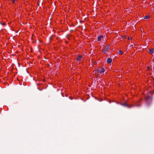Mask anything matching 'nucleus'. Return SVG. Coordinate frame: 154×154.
I'll return each instance as SVG.
<instances>
[{"instance_id": "obj_6", "label": "nucleus", "mask_w": 154, "mask_h": 154, "mask_svg": "<svg viewBox=\"0 0 154 154\" xmlns=\"http://www.w3.org/2000/svg\"><path fill=\"white\" fill-rule=\"evenodd\" d=\"M103 38V36L102 35H100L98 37V41H100L102 38Z\"/></svg>"}, {"instance_id": "obj_5", "label": "nucleus", "mask_w": 154, "mask_h": 154, "mask_svg": "<svg viewBox=\"0 0 154 154\" xmlns=\"http://www.w3.org/2000/svg\"><path fill=\"white\" fill-rule=\"evenodd\" d=\"M149 53L151 54H152L153 52H154V49H150V50H149Z\"/></svg>"}, {"instance_id": "obj_9", "label": "nucleus", "mask_w": 154, "mask_h": 154, "mask_svg": "<svg viewBox=\"0 0 154 154\" xmlns=\"http://www.w3.org/2000/svg\"><path fill=\"white\" fill-rule=\"evenodd\" d=\"M131 37H128V39L129 40H131Z\"/></svg>"}, {"instance_id": "obj_8", "label": "nucleus", "mask_w": 154, "mask_h": 154, "mask_svg": "<svg viewBox=\"0 0 154 154\" xmlns=\"http://www.w3.org/2000/svg\"><path fill=\"white\" fill-rule=\"evenodd\" d=\"M119 54L121 55V54H123V53H122V51L119 50Z\"/></svg>"}, {"instance_id": "obj_11", "label": "nucleus", "mask_w": 154, "mask_h": 154, "mask_svg": "<svg viewBox=\"0 0 154 154\" xmlns=\"http://www.w3.org/2000/svg\"><path fill=\"white\" fill-rule=\"evenodd\" d=\"M149 67H147V69L148 70H149Z\"/></svg>"}, {"instance_id": "obj_10", "label": "nucleus", "mask_w": 154, "mask_h": 154, "mask_svg": "<svg viewBox=\"0 0 154 154\" xmlns=\"http://www.w3.org/2000/svg\"><path fill=\"white\" fill-rule=\"evenodd\" d=\"M122 105H123L124 106H125L126 105L125 103L122 104Z\"/></svg>"}, {"instance_id": "obj_4", "label": "nucleus", "mask_w": 154, "mask_h": 154, "mask_svg": "<svg viewBox=\"0 0 154 154\" xmlns=\"http://www.w3.org/2000/svg\"><path fill=\"white\" fill-rule=\"evenodd\" d=\"M112 59L111 58H109L107 60V63H110L112 62Z\"/></svg>"}, {"instance_id": "obj_1", "label": "nucleus", "mask_w": 154, "mask_h": 154, "mask_svg": "<svg viewBox=\"0 0 154 154\" xmlns=\"http://www.w3.org/2000/svg\"><path fill=\"white\" fill-rule=\"evenodd\" d=\"M105 71V70L102 67L100 68L97 69V72L100 74H101L102 73L104 72Z\"/></svg>"}, {"instance_id": "obj_3", "label": "nucleus", "mask_w": 154, "mask_h": 154, "mask_svg": "<svg viewBox=\"0 0 154 154\" xmlns=\"http://www.w3.org/2000/svg\"><path fill=\"white\" fill-rule=\"evenodd\" d=\"M82 57L81 55H79L76 58V60L78 61H80L81 60V59Z\"/></svg>"}, {"instance_id": "obj_2", "label": "nucleus", "mask_w": 154, "mask_h": 154, "mask_svg": "<svg viewBox=\"0 0 154 154\" xmlns=\"http://www.w3.org/2000/svg\"><path fill=\"white\" fill-rule=\"evenodd\" d=\"M151 92H149V94H148L146 96H145L146 99V100H148L149 99H151V97L150 96V95L151 94Z\"/></svg>"}, {"instance_id": "obj_13", "label": "nucleus", "mask_w": 154, "mask_h": 154, "mask_svg": "<svg viewBox=\"0 0 154 154\" xmlns=\"http://www.w3.org/2000/svg\"><path fill=\"white\" fill-rule=\"evenodd\" d=\"M137 106H140V105H138V104H137Z\"/></svg>"}, {"instance_id": "obj_7", "label": "nucleus", "mask_w": 154, "mask_h": 154, "mask_svg": "<svg viewBox=\"0 0 154 154\" xmlns=\"http://www.w3.org/2000/svg\"><path fill=\"white\" fill-rule=\"evenodd\" d=\"M150 18V16L147 15L144 17V18L146 19H148Z\"/></svg>"}, {"instance_id": "obj_12", "label": "nucleus", "mask_w": 154, "mask_h": 154, "mask_svg": "<svg viewBox=\"0 0 154 154\" xmlns=\"http://www.w3.org/2000/svg\"><path fill=\"white\" fill-rule=\"evenodd\" d=\"M146 91H144V93H143V94H145V93H146Z\"/></svg>"}, {"instance_id": "obj_14", "label": "nucleus", "mask_w": 154, "mask_h": 154, "mask_svg": "<svg viewBox=\"0 0 154 154\" xmlns=\"http://www.w3.org/2000/svg\"><path fill=\"white\" fill-rule=\"evenodd\" d=\"M153 9H154V7L153 8Z\"/></svg>"}]
</instances>
